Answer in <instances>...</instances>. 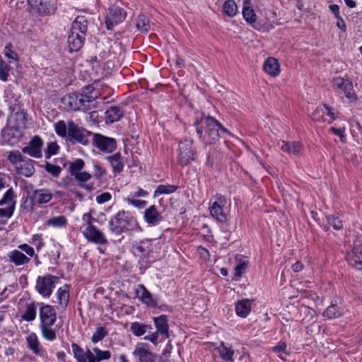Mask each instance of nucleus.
Listing matches in <instances>:
<instances>
[{
    "label": "nucleus",
    "instance_id": "nucleus-1",
    "mask_svg": "<svg viewBox=\"0 0 362 362\" xmlns=\"http://www.w3.org/2000/svg\"><path fill=\"white\" fill-rule=\"evenodd\" d=\"M194 126L200 141L205 146L215 144L224 134L230 135V132L217 119L204 114L196 117Z\"/></svg>",
    "mask_w": 362,
    "mask_h": 362
},
{
    "label": "nucleus",
    "instance_id": "nucleus-2",
    "mask_svg": "<svg viewBox=\"0 0 362 362\" xmlns=\"http://www.w3.org/2000/svg\"><path fill=\"white\" fill-rule=\"evenodd\" d=\"M98 98L93 85L86 86L82 88L81 93H74L65 95L62 103L68 110L87 111L95 108L98 105Z\"/></svg>",
    "mask_w": 362,
    "mask_h": 362
},
{
    "label": "nucleus",
    "instance_id": "nucleus-3",
    "mask_svg": "<svg viewBox=\"0 0 362 362\" xmlns=\"http://www.w3.org/2000/svg\"><path fill=\"white\" fill-rule=\"evenodd\" d=\"M108 228L110 231L116 235L136 229L141 230L136 218L129 211L124 210L119 211L110 218L108 221Z\"/></svg>",
    "mask_w": 362,
    "mask_h": 362
},
{
    "label": "nucleus",
    "instance_id": "nucleus-4",
    "mask_svg": "<svg viewBox=\"0 0 362 362\" xmlns=\"http://www.w3.org/2000/svg\"><path fill=\"white\" fill-rule=\"evenodd\" d=\"M87 29L86 18L82 16H77L71 24L67 39L70 52H77L83 47Z\"/></svg>",
    "mask_w": 362,
    "mask_h": 362
},
{
    "label": "nucleus",
    "instance_id": "nucleus-5",
    "mask_svg": "<svg viewBox=\"0 0 362 362\" xmlns=\"http://www.w3.org/2000/svg\"><path fill=\"white\" fill-rule=\"evenodd\" d=\"M40 307L39 316L40 320V328L42 337L48 341H54L57 338L55 330L52 328L57 321V313L53 306L37 303Z\"/></svg>",
    "mask_w": 362,
    "mask_h": 362
},
{
    "label": "nucleus",
    "instance_id": "nucleus-6",
    "mask_svg": "<svg viewBox=\"0 0 362 362\" xmlns=\"http://www.w3.org/2000/svg\"><path fill=\"white\" fill-rule=\"evenodd\" d=\"M153 320L156 327V331H151V333L148 334L144 337V339L151 341L156 346L169 338V325L168 317L165 315L154 317Z\"/></svg>",
    "mask_w": 362,
    "mask_h": 362
},
{
    "label": "nucleus",
    "instance_id": "nucleus-7",
    "mask_svg": "<svg viewBox=\"0 0 362 362\" xmlns=\"http://www.w3.org/2000/svg\"><path fill=\"white\" fill-rule=\"evenodd\" d=\"M52 194L49 189L42 188L35 189L30 196V202L28 204V197L25 198L21 209L23 211H33L35 205L47 204L52 199Z\"/></svg>",
    "mask_w": 362,
    "mask_h": 362
},
{
    "label": "nucleus",
    "instance_id": "nucleus-8",
    "mask_svg": "<svg viewBox=\"0 0 362 362\" xmlns=\"http://www.w3.org/2000/svg\"><path fill=\"white\" fill-rule=\"evenodd\" d=\"M193 143L191 139H185L179 143L177 163L180 165L186 166L196 160L197 153Z\"/></svg>",
    "mask_w": 362,
    "mask_h": 362
},
{
    "label": "nucleus",
    "instance_id": "nucleus-9",
    "mask_svg": "<svg viewBox=\"0 0 362 362\" xmlns=\"http://www.w3.org/2000/svg\"><path fill=\"white\" fill-rule=\"evenodd\" d=\"M90 135H93L92 132L78 127L72 120L68 121V138L71 143L88 145Z\"/></svg>",
    "mask_w": 362,
    "mask_h": 362
},
{
    "label": "nucleus",
    "instance_id": "nucleus-10",
    "mask_svg": "<svg viewBox=\"0 0 362 362\" xmlns=\"http://www.w3.org/2000/svg\"><path fill=\"white\" fill-rule=\"evenodd\" d=\"M332 86L335 91L341 90L345 97L351 102H356L358 97L354 91V85L351 80L340 76L333 78Z\"/></svg>",
    "mask_w": 362,
    "mask_h": 362
},
{
    "label": "nucleus",
    "instance_id": "nucleus-11",
    "mask_svg": "<svg viewBox=\"0 0 362 362\" xmlns=\"http://www.w3.org/2000/svg\"><path fill=\"white\" fill-rule=\"evenodd\" d=\"M226 203V197L222 195H217L210 202V214L218 222L224 223L227 221V214L223 209Z\"/></svg>",
    "mask_w": 362,
    "mask_h": 362
},
{
    "label": "nucleus",
    "instance_id": "nucleus-12",
    "mask_svg": "<svg viewBox=\"0 0 362 362\" xmlns=\"http://www.w3.org/2000/svg\"><path fill=\"white\" fill-rule=\"evenodd\" d=\"M16 195L12 187L5 192L0 200V206H6V207L0 209V218H9L13 216L16 204Z\"/></svg>",
    "mask_w": 362,
    "mask_h": 362
},
{
    "label": "nucleus",
    "instance_id": "nucleus-13",
    "mask_svg": "<svg viewBox=\"0 0 362 362\" xmlns=\"http://www.w3.org/2000/svg\"><path fill=\"white\" fill-rule=\"evenodd\" d=\"M27 1L40 16L52 15L57 10V0H27Z\"/></svg>",
    "mask_w": 362,
    "mask_h": 362
},
{
    "label": "nucleus",
    "instance_id": "nucleus-14",
    "mask_svg": "<svg viewBox=\"0 0 362 362\" xmlns=\"http://www.w3.org/2000/svg\"><path fill=\"white\" fill-rule=\"evenodd\" d=\"M59 278L52 275L39 276L36 281L35 288L44 297L49 298L54 288V284Z\"/></svg>",
    "mask_w": 362,
    "mask_h": 362
},
{
    "label": "nucleus",
    "instance_id": "nucleus-15",
    "mask_svg": "<svg viewBox=\"0 0 362 362\" xmlns=\"http://www.w3.org/2000/svg\"><path fill=\"white\" fill-rule=\"evenodd\" d=\"M127 16L126 11L117 6L110 7L105 16V26L107 30H112L115 25L123 22Z\"/></svg>",
    "mask_w": 362,
    "mask_h": 362
},
{
    "label": "nucleus",
    "instance_id": "nucleus-16",
    "mask_svg": "<svg viewBox=\"0 0 362 362\" xmlns=\"http://www.w3.org/2000/svg\"><path fill=\"white\" fill-rule=\"evenodd\" d=\"M93 144L100 151L107 153L113 152L117 148V142L114 138L98 133L93 134Z\"/></svg>",
    "mask_w": 362,
    "mask_h": 362
},
{
    "label": "nucleus",
    "instance_id": "nucleus-17",
    "mask_svg": "<svg viewBox=\"0 0 362 362\" xmlns=\"http://www.w3.org/2000/svg\"><path fill=\"white\" fill-rule=\"evenodd\" d=\"M44 141L42 139L38 136H34L28 145L22 148V152L29 155L35 158H40L42 157V146Z\"/></svg>",
    "mask_w": 362,
    "mask_h": 362
},
{
    "label": "nucleus",
    "instance_id": "nucleus-18",
    "mask_svg": "<svg viewBox=\"0 0 362 362\" xmlns=\"http://www.w3.org/2000/svg\"><path fill=\"white\" fill-rule=\"evenodd\" d=\"M133 356L140 362H155L156 356L150 351L148 344L139 342L132 352Z\"/></svg>",
    "mask_w": 362,
    "mask_h": 362
},
{
    "label": "nucleus",
    "instance_id": "nucleus-19",
    "mask_svg": "<svg viewBox=\"0 0 362 362\" xmlns=\"http://www.w3.org/2000/svg\"><path fill=\"white\" fill-rule=\"evenodd\" d=\"M83 235L88 242L98 245H106L108 243L105 234L94 225L87 226L83 231Z\"/></svg>",
    "mask_w": 362,
    "mask_h": 362
},
{
    "label": "nucleus",
    "instance_id": "nucleus-20",
    "mask_svg": "<svg viewBox=\"0 0 362 362\" xmlns=\"http://www.w3.org/2000/svg\"><path fill=\"white\" fill-rule=\"evenodd\" d=\"M22 132L19 128L15 127H6L1 131V139L3 143L9 145H14L17 144L21 136Z\"/></svg>",
    "mask_w": 362,
    "mask_h": 362
},
{
    "label": "nucleus",
    "instance_id": "nucleus-21",
    "mask_svg": "<svg viewBox=\"0 0 362 362\" xmlns=\"http://www.w3.org/2000/svg\"><path fill=\"white\" fill-rule=\"evenodd\" d=\"M135 293L139 299L148 307L156 308L158 306V299L153 297L143 284H138Z\"/></svg>",
    "mask_w": 362,
    "mask_h": 362
},
{
    "label": "nucleus",
    "instance_id": "nucleus-22",
    "mask_svg": "<svg viewBox=\"0 0 362 362\" xmlns=\"http://www.w3.org/2000/svg\"><path fill=\"white\" fill-rule=\"evenodd\" d=\"M346 259L351 267L358 269H362V245H355L347 253Z\"/></svg>",
    "mask_w": 362,
    "mask_h": 362
},
{
    "label": "nucleus",
    "instance_id": "nucleus-23",
    "mask_svg": "<svg viewBox=\"0 0 362 362\" xmlns=\"http://www.w3.org/2000/svg\"><path fill=\"white\" fill-rule=\"evenodd\" d=\"M144 218L150 226H155L163 219L162 214L155 205H151L144 211Z\"/></svg>",
    "mask_w": 362,
    "mask_h": 362
},
{
    "label": "nucleus",
    "instance_id": "nucleus-24",
    "mask_svg": "<svg viewBox=\"0 0 362 362\" xmlns=\"http://www.w3.org/2000/svg\"><path fill=\"white\" fill-rule=\"evenodd\" d=\"M8 261L16 267L27 264L30 262V258L23 253L19 249H15L7 254Z\"/></svg>",
    "mask_w": 362,
    "mask_h": 362
},
{
    "label": "nucleus",
    "instance_id": "nucleus-25",
    "mask_svg": "<svg viewBox=\"0 0 362 362\" xmlns=\"http://www.w3.org/2000/svg\"><path fill=\"white\" fill-rule=\"evenodd\" d=\"M72 353L77 362H90L91 351L89 349L86 351L76 343L71 344Z\"/></svg>",
    "mask_w": 362,
    "mask_h": 362
},
{
    "label": "nucleus",
    "instance_id": "nucleus-26",
    "mask_svg": "<svg viewBox=\"0 0 362 362\" xmlns=\"http://www.w3.org/2000/svg\"><path fill=\"white\" fill-rule=\"evenodd\" d=\"M27 346L36 355L44 356L45 351L40 345L35 333H31L26 337Z\"/></svg>",
    "mask_w": 362,
    "mask_h": 362
},
{
    "label": "nucleus",
    "instance_id": "nucleus-27",
    "mask_svg": "<svg viewBox=\"0 0 362 362\" xmlns=\"http://www.w3.org/2000/svg\"><path fill=\"white\" fill-rule=\"evenodd\" d=\"M124 115V110L118 106L110 107L105 112V122L107 124H112L119 121Z\"/></svg>",
    "mask_w": 362,
    "mask_h": 362
},
{
    "label": "nucleus",
    "instance_id": "nucleus-28",
    "mask_svg": "<svg viewBox=\"0 0 362 362\" xmlns=\"http://www.w3.org/2000/svg\"><path fill=\"white\" fill-rule=\"evenodd\" d=\"M264 71L272 76H276L280 73V66L277 59L269 57L264 63Z\"/></svg>",
    "mask_w": 362,
    "mask_h": 362
},
{
    "label": "nucleus",
    "instance_id": "nucleus-29",
    "mask_svg": "<svg viewBox=\"0 0 362 362\" xmlns=\"http://www.w3.org/2000/svg\"><path fill=\"white\" fill-rule=\"evenodd\" d=\"M152 327L151 325L134 322L131 323L129 330L136 337H141L144 335L146 332L151 333Z\"/></svg>",
    "mask_w": 362,
    "mask_h": 362
},
{
    "label": "nucleus",
    "instance_id": "nucleus-30",
    "mask_svg": "<svg viewBox=\"0 0 362 362\" xmlns=\"http://www.w3.org/2000/svg\"><path fill=\"white\" fill-rule=\"evenodd\" d=\"M281 149L292 155H299L303 149V144L299 141H283Z\"/></svg>",
    "mask_w": 362,
    "mask_h": 362
},
{
    "label": "nucleus",
    "instance_id": "nucleus-31",
    "mask_svg": "<svg viewBox=\"0 0 362 362\" xmlns=\"http://www.w3.org/2000/svg\"><path fill=\"white\" fill-rule=\"evenodd\" d=\"M251 310V301L248 299L239 300L235 304L236 314L241 317H246Z\"/></svg>",
    "mask_w": 362,
    "mask_h": 362
},
{
    "label": "nucleus",
    "instance_id": "nucleus-32",
    "mask_svg": "<svg viewBox=\"0 0 362 362\" xmlns=\"http://www.w3.org/2000/svg\"><path fill=\"white\" fill-rule=\"evenodd\" d=\"M107 160L110 163L112 168V171L115 174L119 173L123 170L124 163L120 153H117L114 155L110 156L107 157Z\"/></svg>",
    "mask_w": 362,
    "mask_h": 362
},
{
    "label": "nucleus",
    "instance_id": "nucleus-33",
    "mask_svg": "<svg viewBox=\"0 0 362 362\" xmlns=\"http://www.w3.org/2000/svg\"><path fill=\"white\" fill-rule=\"evenodd\" d=\"M250 0H244L243 7V16L247 23L252 24L256 22L257 15L255 11L250 7Z\"/></svg>",
    "mask_w": 362,
    "mask_h": 362
},
{
    "label": "nucleus",
    "instance_id": "nucleus-34",
    "mask_svg": "<svg viewBox=\"0 0 362 362\" xmlns=\"http://www.w3.org/2000/svg\"><path fill=\"white\" fill-rule=\"evenodd\" d=\"M327 225L323 226L325 230H328L329 226H332L334 230H339L343 228V221L340 217L336 214H329L326 216Z\"/></svg>",
    "mask_w": 362,
    "mask_h": 362
},
{
    "label": "nucleus",
    "instance_id": "nucleus-35",
    "mask_svg": "<svg viewBox=\"0 0 362 362\" xmlns=\"http://www.w3.org/2000/svg\"><path fill=\"white\" fill-rule=\"evenodd\" d=\"M111 352L108 350H101L98 347H94L91 351L90 362H100L109 360L111 358Z\"/></svg>",
    "mask_w": 362,
    "mask_h": 362
},
{
    "label": "nucleus",
    "instance_id": "nucleus-36",
    "mask_svg": "<svg viewBox=\"0 0 362 362\" xmlns=\"http://www.w3.org/2000/svg\"><path fill=\"white\" fill-rule=\"evenodd\" d=\"M37 305L35 302L27 303L24 313L21 315V319L27 321H33L37 316Z\"/></svg>",
    "mask_w": 362,
    "mask_h": 362
},
{
    "label": "nucleus",
    "instance_id": "nucleus-37",
    "mask_svg": "<svg viewBox=\"0 0 362 362\" xmlns=\"http://www.w3.org/2000/svg\"><path fill=\"white\" fill-rule=\"evenodd\" d=\"M344 310L340 306L335 304H331L323 313V316L332 320L338 318L343 315Z\"/></svg>",
    "mask_w": 362,
    "mask_h": 362
},
{
    "label": "nucleus",
    "instance_id": "nucleus-38",
    "mask_svg": "<svg viewBox=\"0 0 362 362\" xmlns=\"http://www.w3.org/2000/svg\"><path fill=\"white\" fill-rule=\"evenodd\" d=\"M221 358L225 361H233L234 350L231 346H226L225 343L221 342L218 348Z\"/></svg>",
    "mask_w": 362,
    "mask_h": 362
},
{
    "label": "nucleus",
    "instance_id": "nucleus-39",
    "mask_svg": "<svg viewBox=\"0 0 362 362\" xmlns=\"http://www.w3.org/2000/svg\"><path fill=\"white\" fill-rule=\"evenodd\" d=\"M57 299L62 306H66L69 300V286L67 284L60 287L57 291Z\"/></svg>",
    "mask_w": 362,
    "mask_h": 362
},
{
    "label": "nucleus",
    "instance_id": "nucleus-40",
    "mask_svg": "<svg viewBox=\"0 0 362 362\" xmlns=\"http://www.w3.org/2000/svg\"><path fill=\"white\" fill-rule=\"evenodd\" d=\"M223 13L230 18L234 17L238 13V6L234 0H227L223 5Z\"/></svg>",
    "mask_w": 362,
    "mask_h": 362
},
{
    "label": "nucleus",
    "instance_id": "nucleus-41",
    "mask_svg": "<svg viewBox=\"0 0 362 362\" xmlns=\"http://www.w3.org/2000/svg\"><path fill=\"white\" fill-rule=\"evenodd\" d=\"M177 187L173 185H158L153 194L154 197H157L161 194H172L176 191Z\"/></svg>",
    "mask_w": 362,
    "mask_h": 362
},
{
    "label": "nucleus",
    "instance_id": "nucleus-42",
    "mask_svg": "<svg viewBox=\"0 0 362 362\" xmlns=\"http://www.w3.org/2000/svg\"><path fill=\"white\" fill-rule=\"evenodd\" d=\"M136 28L142 33H146L150 30L149 20L144 14L139 15L136 18Z\"/></svg>",
    "mask_w": 362,
    "mask_h": 362
},
{
    "label": "nucleus",
    "instance_id": "nucleus-43",
    "mask_svg": "<svg viewBox=\"0 0 362 362\" xmlns=\"http://www.w3.org/2000/svg\"><path fill=\"white\" fill-rule=\"evenodd\" d=\"M46 224L55 228L64 227L67 224V219L64 216H54L48 219Z\"/></svg>",
    "mask_w": 362,
    "mask_h": 362
},
{
    "label": "nucleus",
    "instance_id": "nucleus-44",
    "mask_svg": "<svg viewBox=\"0 0 362 362\" xmlns=\"http://www.w3.org/2000/svg\"><path fill=\"white\" fill-rule=\"evenodd\" d=\"M85 167V162L81 158H76L70 163L69 170L71 175H75Z\"/></svg>",
    "mask_w": 362,
    "mask_h": 362
},
{
    "label": "nucleus",
    "instance_id": "nucleus-45",
    "mask_svg": "<svg viewBox=\"0 0 362 362\" xmlns=\"http://www.w3.org/2000/svg\"><path fill=\"white\" fill-rule=\"evenodd\" d=\"M54 126L55 132L58 136L62 138L68 136V125L66 126L64 120L58 121Z\"/></svg>",
    "mask_w": 362,
    "mask_h": 362
},
{
    "label": "nucleus",
    "instance_id": "nucleus-46",
    "mask_svg": "<svg viewBox=\"0 0 362 362\" xmlns=\"http://www.w3.org/2000/svg\"><path fill=\"white\" fill-rule=\"evenodd\" d=\"M10 66L3 59L0 55V79L3 81H7L9 76Z\"/></svg>",
    "mask_w": 362,
    "mask_h": 362
},
{
    "label": "nucleus",
    "instance_id": "nucleus-47",
    "mask_svg": "<svg viewBox=\"0 0 362 362\" xmlns=\"http://www.w3.org/2000/svg\"><path fill=\"white\" fill-rule=\"evenodd\" d=\"M107 335V331L103 327H98L96 329V331L93 334L91 337V341L94 344L98 343V341L103 339Z\"/></svg>",
    "mask_w": 362,
    "mask_h": 362
},
{
    "label": "nucleus",
    "instance_id": "nucleus-48",
    "mask_svg": "<svg viewBox=\"0 0 362 362\" xmlns=\"http://www.w3.org/2000/svg\"><path fill=\"white\" fill-rule=\"evenodd\" d=\"M61 255V247L60 246H54V250H52L49 254V262L52 265H59V257Z\"/></svg>",
    "mask_w": 362,
    "mask_h": 362
},
{
    "label": "nucleus",
    "instance_id": "nucleus-49",
    "mask_svg": "<svg viewBox=\"0 0 362 362\" xmlns=\"http://www.w3.org/2000/svg\"><path fill=\"white\" fill-rule=\"evenodd\" d=\"M93 177L97 180H100L107 174V171L98 161L93 162Z\"/></svg>",
    "mask_w": 362,
    "mask_h": 362
},
{
    "label": "nucleus",
    "instance_id": "nucleus-50",
    "mask_svg": "<svg viewBox=\"0 0 362 362\" xmlns=\"http://www.w3.org/2000/svg\"><path fill=\"white\" fill-rule=\"evenodd\" d=\"M272 351L278 354L282 359H284L282 354L289 355V352L287 350V344L284 341H280L276 346L272 348Z\"/></svg>",
    "mask_w": 362,
    "mask_h": 362
},
{
    "label": "nucleus",
    "instance_id": "nucleus-51",
    "mask_svg": "<svg viewBox=\"0 0 362 362\" xmlns=\"http://www.w3.org/2000/svg\"><path fill=\"white\" fill-rule=\"evenodd\" d=\"M45 170L54 177H58L62 172L61 167L47 162L45 165Z\"/></svg>",
    "mask_w": 362,
    "mask_h": 362
},
{
    "label": "nucleus",
    "instance_id": "nucleus-52",
    "mask_svg": "<svg viewBox=\"0 0 362 362\" xmlns=\"http://www.w3.org/2000/svg\"><path fill=\"white\" fill-rule=\"evenodd\" d=\"M7 160L13 165L24 161V159L19 151H11Z\"/></svg>",
    "mask_w": 362,
    "mask_h": 362
},
{
    "label": "nucleus",
    "instance_id": "nucleus-53",
    "mask_svg": "<svg viewBox=\"0 0 362 362\" xmlns=\"http://www.w3.org/2000/svg\"><path fill=\"white\" fill-rule=\"evenodd\" d=\"M59 149V146L56 142L48 143L45 151V158L49 159L51 156L57 154Z\"/></svg>",
    "mask_w": 362,
    "mask_h": 362
},
{
    "label": "nucleus",
    "instance_id": "nucleus-54",
    "mask_svg": "<svg viewBox=\"0 0 362 362\" xmlns=\"http://www.w3.org/2000/svg\"><path fill=\"white\" fill-rule=\"evenodd\" d=\"M124 200L129 204H131L138 209H144L146 204H147V202L146 201H144V200H140V199H136L135 198H133V197H128L127 198L124 199Z\"/></svg>",
    "mask_w": 362,
    "mask_h": 362
},
{
    "label": "nucleus",
    "instance_id": "nucleus-55",
    "mask_svg": "<svg viewBox=\"0 0 362 362\" xmlns=\"http://www.w3.org/2000/svg\"><path fill=\"white\" fill-rule=\"evenodd\" d=\"M11 43H7L4 49V54L10 59L17 61L18 60V54L12 49Z\"/></svg>",
    "mask_w": 362,
    "mask_h": 362
},
{
    "label": "nucleus",
    "instance_id": "nucleus-56",
    "mask_svg": "<svg viewBox=\"0 0 362 362\" xmlns=\"http://www.w3.org/2000/svg\"><path fill=\"white\" fill-rule=\"evenodd\" d=\"M217 155L218 151L215 148L210 149L207 154L206 165L209 167H212L216 160Z\"/></svg>",
    "mask_w": 362,
    "mask_h": 362
},
{
    "label": "nucleus",
    "instance_id": "nucleus-57",
    "mask_svg": "<svg viewBox=\"0 0 362 362\" xmlns=\"http://www.w3.org/2000/svg\"><path fill=\"white\" fill-rule=\"evenodd\" d=\"M31 243L35 246L37 251H39L42 247L45 246V243L42 238V235L40 234H35L33 235Z\"/></svg>",
    "mask_w": 362,
    "mask_h": 362
},
{
    "label": "nucleus",
    "instance_id": "nucleus-58",
    "mask_svg": "<svg viewBox=\"0 0 362 362\" xmlns=\"http://www.w3.org/2000/svg\"><path fill=\"white\" fill-rule=\"evenodd\" d=\"M248 265V262L243 261L239 262L235 267V275L240 277Z\"/></svg>",
    "mask_w": 362,
    "mask_h": 362
},
{
    "label": "nucleus",
    "instance_id": "nucleus-59",
    "mask_svg": "<svg viewBox=\"0 0 362 362\" xmlns=\"http://www.w3.org/2000/svg\"><path fill=\"white\" fill-rule=\"evenodd\" d=\"M74 177L78 181L85 182L91 179L92 175L86 171H83L78 173Z\"/></svg>",
    "mask_w": 362,
    "mask_h": 362
},
{
    "label": "nucleus",
    "instance_id": "nucleus-60",
    "mask_svg": "<svg viewBox=\"0 0 362 362\" xmlns=\"http://www.w3.org/2000/svg\"><path fill=\"white\" fill-rule=\"evenodd\" d=\"M18 249L21 250V252L23 251L29 257H32L35 255V250L33 247L26 243L18 245Z\"/></svg>",
    "mask_w": 362,
    "mask_h": 362
},
{
    "label": "nucleus",
    "instance_id": "nucleus-61",
    "mask_svg": "<svg viewBox=\"0 0 362 362\" xmlns=\"http://www.w3.org/2000/svg\"><path fill=\"white\" fill-rule=\"evenodd\" d=\"M112 195L109 192H103L96 197V201L98 204H103L111 199Z\"/></svg>",
    "mask_w": 362,
    "mask_h": 362
},
{
    "label": "nucleus",
    "instance_id": "nucleus-62",
    "mask_svg": "<svg viewBox=\"0 0 362 362\" xmlns=\"http://www.w3.org/2000/svg\"><path fill=\"white\" fill-rule=\"evenodd\" d=\"M329 131L334 134L335 135L339 136L340 137L341 141L344 142V139H345L344 128L331 127L329 129Z\"/></svg>",
    "mask_w": 362,
    "mask_h": 362
},
{
    "label": "nucleus",
    "instance_id": "nucleus-63",
    "mask_svg": "<svg viewBox=\"0 0 362 362\" xmlns=\"http://www.w3.org/2000/svg\"><path fill=\"white\" fill-rule=\"evenodd\" d=\"M148 245V242H141L139 245L136 246V250L141 254H145L149 251Z\"/></svg>",
    "mask_w": 362,
    "mask_h": 362
},
{
    "label": "nucleus",
    "instance_id": "nucleus-64",
    "mask_svg": "<svg viewBox=\"0 0 362 362\" xmlns=\"http://www.w3.org/2000/svg\"><path fill=\"white\" fill-rule=\"evenodd\" d=\"M83 221L86 223V228L89 226H93L92 222L95 221V218H93L90 213H86L83 214Z\"/></svg>",
    "mask_w": 362,
    "mask_h": 362
}]
</instances>
